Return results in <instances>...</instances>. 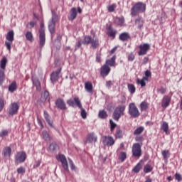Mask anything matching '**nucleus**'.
I'll use <instances>...</instances> for the list:
<instances>
[{"label":"nucleus","mask_w":182,"mask_h":182,"mask_svg":"<svg viewBox=\"0 0 182 182\" xmlns=\"http://www.w3.org/2000/svg\"><path fill=\"white\" fill-rule=\"evenodd\" d=\"M131 11V15L132 16H136L139 15V14H143L144 12H146V4L143 2H137L133 6Z\"/></svg>","instance_id":"nucleus-1"},{"label":"nucleus","mask_w":182,"mask_h":182,"mask_svg":"<svg viewBox=\"0 0 182 182\" xmlns=\"http://www.w3.org/2000/svg\"><path fill=\"white\" fill-rule=\"evenodd\" d=\"M41 28L38 30L39 33V45L40 48H43L46 42V34L45 33V24L41 22L40 24Z\"/></svg>","instance_id":"nucleus-2"},{"label":"nucleus","mask_w":182,"mask_h":182,"mask_svg":"<svg viewBox=\"0 0 182 182\" xmlns=\"http://www.w3.org/2000/svg\"><path fill=\"white\" fill-rule=\"evenodd\" d=\"M59 21V16L56 14L55 12L52 11V18L48 22V30L50 33H55V26L56 25V22Z\"/></svg>","instance_id":"nucleus-3"},{"label":"nucleus","mask_w":182,"mask_h":182,"mask_svg":"<svg viewBox=\"0 0 182 182\" xmlns=\"http://www.w3.org/2000/svg\"><path fill=\"white\" fill-rule=\"evenodd\" d=\"M124 110H126V106L124 105L117 107L113 112L114 120L119 121V119L124 115Z\"/></svg>","instance_id":"nucleus-4"},{"label":"nucleus","mask_w":182,"mask_h":182,"mask_svg":"<svg viewBox=\"0 0 182 182\" xmlns=\"http://www.w3.org/2000/svg\"><path fill=\"white\" fill-rule=\"evenodd\" d=\"M128 109L129 114L131 116V117H134V119H136L139 117V116H140V111H139V108H137L134 102L130 103L129 105Z\"/></svg>","instance_id":"nucleus-5"},{"label":"nucleus","mask_w":182,"mask_h":182,"mask_svg":"<svg viewBox=\"0 0 182 182\" xmlns=\"http://www.w3.org/2000/svg\"><path fill=\"white\" fill-rule=\"evenodd\" d=\"M14 36L15 33L12 30L9 31L6 36V38L7 39L8 41H5V46L6 47L8 50H9V52H11V45H12V43L14 41Z\"/></svg>","instance_id":"nucleus-6"},{"label":"nucleus","mask_w":182,"mask_h":182,"mask_svg":"<svg viewBox=\"0 0 182 182\" xmlns=\"http://www.w3.org/2000/svg\"><path fill=\"white\" fill-rule=\"evenodd\" d=\"M132 156L134 157H139L141 156V145L139 143H135L132 146Z\"/></svg>","instance_id":"nucleus-7"},{"label":"nucleus","mask_w":182,"mask_h":182,"mask_svg":"<svg viewBox=\"0 0 182 182\" xmlns=\"http://www.w3.org/2000/svg\"><path fill=\"white\" fill-rule=\"evenodd\" d=\"M150 50V44L144 43L139 46V51L138 52L139 56H144L147 54V51Z\"/></svg>","instance_id":"nucleus-8"},{"label":"nucleus","mask_w":182,"mask_h":182,"mask_svg":"<svg viewBox=\"0 0 182 182\" xmlns=\"http://www.w3.org/2000/svg\"><path fill=\"white\" fill-rule=\"evenodd\" d=\"M18 110H19V105L16 102H13L10 105L8 113L10 116H14L18 113Z\"/></svg>","instance_id":"nucleus-9"},{"label":"nucleus","mask_w":182,"mask_h":182,"mask_svg":"<svg viewBox=\"0 0 182 182\" xmlns=\"http://www.w3.org/2000/svg\"><path fill=\"white\" fill-rule=\"evenodd\" d=\"M57 160L62 163L64 170L69 171V165H68V160H66V156H65V155H58L57 156Z\"/></svg>","instance_id":"nucleus-10"},{"label":"nucleus","mask_w":182,"mask_h":182,"mask_svg":"<svg viewBox=\"0 0 182 182\" xmlns=\"http://www.w3.org/2000/svg\"><path fill=\"white\" fill-rule=\"evenodd\" d=\"M74 100L75 105L81 110V117H82L83 119H86V117H87V113L86 112V110L83 108V107H82V103L80 102V100L77 97H75Z\"/></svg>","instance_id":"nucleus-11"},{"label":"nucleus","mask_w":182,"mask_h":182,"mask_svg":"<svg viewBox=\"0 0 182 182\" xmlns=\"http://www.w3.org/2000/svg\"><path fill=\"white\" fill-rule=\"evenodd\" d=\"M26 160V153L25 151L18 152L16 157L15 161L16 163H23Z\"/></svg>","instance_id":"nucleus-12"},{"label":"nucleus","mask_w":182,"mask_h":182,"mask_svg":"<svg viewBox=\"0 0 182 182\" xmlns=\"http://www.w3.org/2000/svg\"><path fill=\"white\" fill-rule=\"evenodd\" d=\"M97 141V136L95 133H90L87 136V139L84 143L87 144V143H96Z\"/></svg>","instance_id":"nucleus-13"},{"label":"nucleus","mask_w":182,"mask_h":182,"mask_svg":"<svg viewBox=\"0 0 182 182\" xmlns=\"http://www.w3.org/2000/svg\"><path fill=\"white\" fill-rule=\"evenodd\" d=\"M102 143L104 146H113L114 144V139L112 136H103Z\"/></svg>","instance_id":"nucleus-14"},{"label":"nucleus","mask_w":182,"mask_h":182,"mask_svg":"<svg viewBox=\"0 0 182 182\" xmlns=\"http://www.w3.org/2000/svg\"><path fill=\"white\" fill-rule=\"evenodd\" d=\"M62 68H59L57 70L52 73L50 75V80L52 83H55V82H58V79H59V74L60 73Z\"/></svg>","instance_id":"nucleus-15"},{"label":"nucleus","mask_w":182,"mask_h":182,"mask_svg":"<svg viewBox=\"0 0 182 182\" xmlns=\"http://www.w3.org/2000/svg\"><path fill=\"white\" fill-rule=\"evenodd\" d=\"M110 70H112L110 67L104 64L101 68L100 75H102L103 77H105V76H107V75L110 73Z\"/></svg>","instance_id":"nucleus-16"},{"label":"nucleus","mask_w":182,"mask_h":182,"mask_svg":"<svg viewBox=\"0 0 182 182\" xmlns=\"http://www.w3.org/2000/svg\"><path fill=\"white\" fill-rule=\"evenodd\" d=\"M55 105L58 109L60 110H66V103H65V101L62 99H58L55 101Z\"/></svg>","instance_id":"nucleus-17"},{"label":"nucleus","mask_w":182,"mask_h":182,"mask_svg":"<svg viewBox=\"0 0 182 182\" xmlns=\"http://www.w3.org/2000/svg\"><path fill=\"white\" fill-rule=\"evenodd\" d=\"M76 16H77L76 8H72L70 11V16L68 17L69 21H74V19H76Z\"/></svg>","instance_id":"nucleus-18"},{"label":"nucleus","mask_w":182,"mask_h":182,"mask_svg":"<svg viewBox=\"0 0 182 182\" xmlns=\"http://www.w3.org/2000/svg\"><path fill=\"white\" fill-rule=\"evenodd\" d=\"M170 102H171V98L168 96H165L162 100V107H168L170 105Z\"/></svg>","instance_id":"nucleus-19"},{"label":"nucleus","mask_w":182,"mask_h":182,"mask_svg":"<svg viewBox=\"0 0 182 182\" xmlns=\"http://www.w3.org/2000/svg\"><path fill=\"white\" fill-rule=\"evenodd\" d=\"M7 63L8 59L6 58V57H4L0 61V70H4L5 72Z\"/></svg>","instance_id":"nucleus-20"},{"label":"nucleus","mask_w":182,"mask_h":182,"mask_svg":"<svg viewBox=\"0 0 182 182\" xmlns=\"http://www.w3.org/2000/svg\"><path fill=\"white\" fill-rule=\"evenodd\" d=\"M90 43L91 44V48L92 49H97V48H99V38H92Z\"/></svg>","instance_id":"nucleus-21"},{"label":"nucleus","mask_w":182,"mask_h":182,"mask_svg":"<svg viewBox=\"0 0 182 182\" xmlns=\"http://www.w3.org/2000/svg\"><path fill=\"white\" fill-rule=\"evenodd\" d=\"M44 119L47 122L48 124L50 126V127H53V121L50 119V117L49 116V114H48V112L44 111Z\"/></svg>","instance_id":"nucleus-22"},{"label":"nucleus","mask_w":182,"mask_h":182,"mask_svg":"<svg viewBox=\"0 0 182 182\" xmlns=\"http://www.w3.org/2000/svg\"><path fill=\"white\" fill-rule=\"evenodd\" d=\"M85 89L88 93H92L93 92V85L90 82H87L85 83Z\"/></svg>","instance_id":"nucleus-23"},{"label":"nucleus","mask_w":182,"mask_h":182,"mask_svg":"<svg viewBox=\"0 0 182 182\" xmlns=\"http://www.w3.org/2000/svg\"><path fill=\"white\" fill-rule=\"evenodd\" d=\"M116 64V56H113L110 59H108L106 60L105 62V65H107V66H114V65Z\"/></svg>","instance_id":"nucleus-24"},{"label":"nucleus","mask_w":182,"mask_h":182,"mask_svg":"<svg viewBox=\"0 0 182 182\" xmlns=\"http://www.w3.org/2000/svg\"><path fill=\"white\" fill-rule=\"evenodd\" d=\"M32 82L34 86H36L37 90L40 92L41 87V82H39V80L35 77H32Z\"/></svg>","instance_id":"nucleus-25"},{"label":"nucleus","mask_w":182,"mask_h":182,"mask_svg":"<svg viewBox=\"0 0 182 182\" xmlns=\"http://www.w3.org/2000/svg\"><path fill=\"white\" fill-rule=\"evenodd\" d=\"M119 39L122 41V42L129 41V39H130V35H129V33H122L119 35Z\"/></svg>","instance_id":"nucleus-26"},{"label":"nucleus","mask_w":182,"mask_h":182,"mask_svg":"<svg viewBox=\"0 0 182 182\" xmlns=\"http://www.w3.org/2000/svg\"><path fill=\"white\" fill-rule=\"evenodd\" d=\"M12 153V149L11 147H6L3 150V154L4 157H10Z\"/></svg>","instance_id":"nucleus-27"},{"label":"nucleus","mask_w":182,"mask_h":182,"mask_svg":"<svg viewBox=\"0 0 182 182\" xmlns=\"http://www.w3.org/2000/svg\"><path fill=\"white\" fill-rule=\"evenodd\" d=\"M43 139L46 140V141H50L52 137L49 135V132L48 131H43L42 132Z\"/></svg>","instance_id":"nucleus-28"},{"label":"nucleus","mask_w":182,"mask_h":182,"mask_svg":"<svg viewBox=\"0 0 182 182\" xmlns=\"http://www.w3.org/2000/svg\"><path fill=\"white\" fill-rule=\"evenodd\" d=\"M161 129L166 133V134H169L170 132L168 131V123L164 122L161 124Z\"/></svg>","instance_id":"nucleus-29"},{"label":"nucleus","mask_w":182,"mask_h":182,"mask_svg":"<svg viewBox=\"0 0 182 182\" xmlns=\"http://www.w3.org/2000/svg\"><path fill=\"white\" fill-rule=\"evenodd\" d=\"M107 33L111 38H114V37L116 36V33H117V31L113 30L112 27H109L107 30Z\"/></svg>","instance_id":"nucleus-30"},{"label":"nucleus","mask_w":182,"mask_h":182,"mask_svg":"<svg viewBox=\"0 0 182 182\" xmlns=\"http://www.w3.org/2000/svg\"><path fill=\"white\" fill-rule=\"evenodd\" d=\"M92 37L90 36H85L84 37V39L82 41L83 45H89L90 44V42H92Z\"/></svg>","instance_id":"nucleus-31"},{"label":"nucleus","mask_w":182,"mask_h":182,"mask_svg":"<svg viewBox=\"0 0 182 182\" xmlns=\"http://www.w3.org/2000/svg\"><path fill=\"white\" fill-rule=\"evenodd\" d=\"M135 24L139 29H141L143 28V19L141 18H136L135 20Z\"/></svg>","instance_id":"nucleus-32"},{"label":"nucleus","mask_w":182,"mask_h":182,"mask_svg":"<svg viewBox=\"0 0 182 182\" xmlns=\"http://www.w3.org/2000/svg\"><path fill=\"white\" fill-rule=\"evenodd\" d=\"M5 81V71L0 70V86H2V83Z\"/></svg>","instance_id":"nucleus-33"},{"label":"nucleus","mask_w":182,"mask_h":182,"mask_svg":"<svg viewBox=\"0 0 182 182\" xmlns=\"http://www.w3.org/2000/svg\"><path fill=\"white\" fill-rule=\"evenodd\" d=\"M147 77H143L141 80L138 79L137 83L138 85H141V87H144L146 86V82H147Z\"/></svg>","instance_id":"nucleus-34"},{"label":"nucleus","mask_w":182,"mask_h":182,"mask_svg":"<svg viewBox=\"0 0 182 182\" xmlns=\"http://www.w3.org/2000/svg\"><path fill=\"white\" fill-rule=\"evenodd\" d=\"M143 132H144V127H138L134 132V134L135 136H137L139 134H141V133H143Z\"/></svg>","instance_id":"nucleus-35"},{"label":"nucleus","mask_w":182,"mask_h":182,"mask_svg":"<svg viewBox=\"0 0 182 182\" xmlns=\"http://www.w3.org/2000/svg\"><path fill=\"white\" fill-rule=\"evenodd\" d=\"M148 107H149V104H147L146 102H142L140 105V109L141 112L144 110H147Z\"/></svg>","instance_id":"nucleus-36"},{"label":"nucleus","mask_w":182,"mask_h":182,"mask_svg":"<svg viewBox=\"0 0 182 182\" xmlns=\"http://www.w3.org/2000/svg\"><path fill=\"white\" fill-rule=\"evenodd\" d=\"M26 38L27 39V41L32 42V41H33V34H32V32L28 31L26 33Z\"/></svg>","instance_id":"nucleus-37"},{"label":"nucleus","mask_w":182,"mask_h":182,"mask_svg":"<svg viewBox=\"0 0 182 182\" xmlns=\"http://www.w3.org/2000/svg\"><path fill=\"white\" fill-rule=\"evenodd\" d=\"M127 157V154H126V152H121L119 156V159L122 161V163H123V161L126 160Z\"/></svg>","instance_id":"nucleus-38"},{"label":"nucleus","mask_w":182,"mask_h":182,"mask_svg":"<svg viewBox=\"0 0 182 182\" xmlns=\"http://www.w3.org/2000/svg\"><path fill=\"white\" fill-rule=\"evenodd\" d=\"M128 90L132 95H133V93H135L136 92V87H134L133 84H128Z\"/></svg>","instance_id":"nucleus-39"},{"label":"nucleus","mask_w":182,"mask_h":182,"mask_svg":"<svg viewBox=\"0 0 182 182\" xmlns=\"http://www.w3.org/2000/svg\"><path fill=\"white\" fill-rule=\"evenodd\" d=\"M48 97H49V92L45 91L44 93L41 95L42 102H46Z\"/></svg>","instance_id":"nucleus-40"},{"label":"nucleus","mask_w":182,"mask_h":182,"mask_svg":"<svg viewBox=\"0 0 182 182\" xmlns=\"http://www.w3.org/2000/svg\"><path fill=\"white\" fill-rule=\"evenodd\" d=\"M141 167H142V166H141V162H139V163H138V164L136 165V166L134 168L133 171H134V173H139V171H140V170H141Z\"/></svg>","instance_id":"nucleus-41"},{"label":"nucleus","mask_w":182,"mask_h":182,"mask_svg":"<svg viewBox=\"0 0 182 182\" xmlns=\"http://www.w3.org/2000/svg\"><path fill=\"white\" fill-rule=\"evenodd\" d=\"M153 170V167L150 164H146L144 167V173H150Z\"/></svg>","instance_id":"nucleus-42"},{"label":"nucleus","mask_w":182,"mask_h":182,"mask_svg":"<svg viewBox=\"0 0 182 182\" xmlns=\"http://www.w3.org/2000/svg\"><path fill=\"white\" fill-rule=\"evenodd\" d=\"M9 92H15L16 90V82H12L9 87Z\"/></svg>","instance_id":"nucleus-43"},{"label":"nucleus","mask_w":182,"mask_h":182,"mask_svg":"<svg viewBox=\"0 0 182 182\" xmlns=\"http://www.w3.org/2000/svg\"><path fill=\"white\" fill-rule=\"evenodd\" d=\"M162 156L164 160H168V157H170V152L167 150H164L162 151Z\"/></svg>","instance_id":"nucleus-44"},{"label":"nucleus","mask_w":182,"mask_h":182,"mask_svg":"<svg viewBox=\"0 0 182 182\" xmlns=\"http://www.w3.org/2000/svg\"><path fill=\"white\" fill-rule=\"evenodd\" d=\"M99 117H100V119H106V117H107V113L106 112V111H100Z\"/></svg>","instance_id":"nucleus-45"},{"label":"nucleus","mask_w":182,"mask_h":182,"mask_svg":"<svg viewBox=\"0 0 182 182\" xmlns=\"http://www.w3.org/2000/svg\"><path fill=\"white\" fill-rule=\"evenodd\" d=\"M58 144L56 143H52L49 146V149L51 151H55V150H58Z\"/></svg>","instance_id":"nucleus-46"},{"label":"nucleus","mask_w":182,"mask_h":182,"mask_svg":"<svg viewBox=\"0 0 182 182\" xmlns=\"http://www.w3.org/2000/svg\"><path fill=\"white\" fill-rule=\"evenodd\" d=\"M4 107H5V101L0 98V112L4 110Z\"/></svg>","instance_id":"nucleus-47"},{"label":"nucleus","mask_w":182,"mask_h":182,"mask_svg":"<svg viewBox=\"0 0 182 182\" xmlns=\"http://www.w3.org/2000/svg\"><path fill=\"white\" fill-rule=\"evenodd\" d=\"M75 103H76V102H75V100H74V101H73V100L70 99V100H68L67 101V104H68V105L71 106V107H75Z\"/></svg>","instance_id":"nucleus-48"},{"label":"nucleus","mask_w":182,"mask_h":182,"mask_svg":"<svg viewBox=\"0 0 182 182\" xmlns=\"http://www.w3.org/2000/svg\"><path fill=\"white\" fill-rule=\"evenodd\" d=\"M109 123L111 125L110 130H111V132H113V130H114V129H116L117 124L115 123H114L113 120H112V119L109 120Z\"/></svg>","instance_id":"nucleus-49"},{"label":"nucleus","mask_w":182,"mask_h":182,"mask_svg":"<svg viewBox=\"0 0 182 182\" xmlns=\"http://www.w3.org/2000/svg\"><path fill=\"white\" fill-rule=\"evenodd\" d=\"M17 173L18 174H25V168L23 166H21L17 169Z\"/></svg>","instance_id":"nucleus-50"},{"label":"nucleus","mask_w":182,"mask_h":182,"mask_svg":"<svg viewBox=\"0 0 182 182\" xmlns=\"http://www.w3.org/2000/svg\"><path fill=\"white\" fill-rule=\"evenodd\" d=\"M8 130H2L0 133V137H6L8 136Z\"/></svg>","instance_id":"nucleus-51"},{"label":"nucleus","mask_w":182,"mask_h":182,"mask_svg":"<svg viewBox=\"0 0 182 182\" xmlns=\"http://www.w3.org/2000/svg\"><path fill=\"white\" fill-rule=\"evenodd\" d=\"M114 9H116V5L112 4L108 7L109 12H114Z\"/></svg>","instance_id":"nucleus-52"},{"label":"nucleus","mask_w":182,"mask_h":182,"mask_svg":"<svg viewBox=\"0 0 182 182\" xmlns=\"http://www.w3.org/2000/svg\"><path fill=\"white\" fill-rule=\"evenodd\" d=\"M116 137L117 139L122 138V131L120 129H117L116 132Z\"/></svg>","instance_id":"nucleus-53"},{"label":"nucleus","mask_w":182,"mask_h":182,"mask_svg":"<svg viewBox=\"0 0 182 182\" xmlns=\"http://www.w3.org/2000/svg\"><path fill=\"white\" fill-rule=\"evenodd\" d=\"M151 76V72H150V70H146L145 72V77H146L147 80H149V77H150Z\"/></svg>","instance_id":"nucleus-54"},{"label":"nucleus","mask_w":182,"mask_h":182,"mask_svg":"<svg viewBox=\"0 0 182 182\" xmlns=\"http://www.w3.org/2000/svg\"><path fill=\"white\" fill-rule=\"evenodd\" d=\"M128 60L130 62H133L134 60V55L132 53H131L128 56Z\"/></svg>","instance_id":"nucleus-55"},{"label":"nucleus","mask_w":182,"mask_h":182,"mask_svg":"<svg viewBox=\"0 0 182 182\" xmlns=\"http://www.w3.org/2000/svg\"><path fill=\"white\" fill-rule=\"evenodd\" d=\"M158 93H161V95H164L166 93V88H160L158 90Z\"/></svg>","instance_id":"nucleus-56"},{"label":"nucleus","mask_w":182,"mask_h":182,"mask_svg":"<svg viewBox=\"0 0 182 182\" xmlns=\"http://www.w3.org/2000/svg\"><path fill=\"white\" fill-rule=\"evenodd\" d=\"M175 177L176 180H178V181H181L182 180L181 175H180L179 173H176Z\"/></svg>","instance_id":"nucleus-57"},{"label":"nucleus","mask_w":182,"mask_h":182,"mask_svg":"<svg viewBox=\"0 0 182 182\" xmlns=\"http://www.w3.org/2000/svg\"><path fill=\"white\" fill-rule=\"evenodd\" d=\"M119 25H123L124 23V18L121 17L118 18Z\"/></svg>","instance_id":"nucleus-58"},{"label":"nucleus","mask_w":182,"mask_h":182,"mask_svg":"<svg viewBox=\"0 0 182 182\" xmlns=\"http://www.w3.org/2000/svg\"><path fill=\"white\" fill-rule=\"evenodd\" d=\"M69 163L71 167V170H75V165L73 164V161H72L71 159H69Z\"/></svg>","instance_id":"nucleus-59"},{"label":"nucleus","mask_w":182,"mask_h":182,"mask_svg":"<svg viewBox=\"0 0 182 182\" xmlns=\"http://www.w3.org/2000/svg\"><path fill=\"white\" fill-rule=\"evenodd\" d=\"M113 85V82H112V81L110 80H108L106 82V86L107 87H110V86H112Z\"/></svg>","instance_id":"nucleus-60"},{"label":"nucleus","mask_w":182,"mask_h":182,"mask_svg":"<svg viewBox=\"0 0 182 182\" xmlns=\"http://www.w3.org/2000/svg\"><path fill=\"white\" fill-rule=\"evenodd\" d=\"M28 25H30V28H33V26H35V25H36V22L31 21L30 23H28Z\"/></svg>","instance_id":"nucleus-61"},{"label":"nucleus","mask_w":182,"mask_h":182,"mask_svg":"<svg viewBox=\"0 0 182 182\" xmlns=\"http://www.w3.org/2000/svg\"><path fill=\"white\" fill-rule=\"evenodd\" d=\"M41 166V161H38L36 164L33 166L34 168H37V167H39Z\"/></svg>","instance_id":"nucleus-62"},{"label":"nucleus","mask_w":182,"mask_h":182,"mask_svg":"<svg viewBox=\"0 0 182 182\" xmlns=\"http://www.w3.org/2000/svg\"><path fill=\"white\" fill-rule=\"evenodd\" d=\"M82 45H83V41H78L77 43V48H80V46H82Z\"/></svg>","instance_id":"nucleus-63"},{"label":"nucleus","mask_w":182,"mask_h":182,"mask_svg":"<svg viewBox=\"0 0 182 182\" xmlns=\"http://www.w3.org/2000/svg\"><path fill=\"white\" fill-rule=\"evenodd\" d=\"M96 60L98 63H100V54H97Z\"/></svg>","instance_id":"nucleus-64"}]
</instances>
